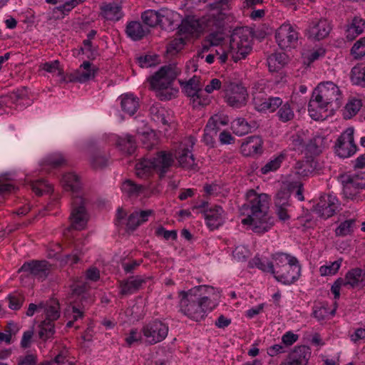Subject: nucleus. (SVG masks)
Wrapping results in <instances>:
<instances>
[{
    "mask_svg": "<svg viewBox=\"0 0 365 365\" xmlns=\"http://www.w3.org/2000/svg\"><path fill=\"white\" fill-rule=\"evenodd\" d=\"M354 132L353 128H348L336 140L335 152L340 158H349L356 152V145L354 141Z\"/></svg>",
    "mask_w": 365,
    "mask_h": 365,
    "instance_id": "nucleus-15",
    "label": "nucleus"
},
{
    "mask_svg": "<svg viewBox=\"0 0 365 365\" xmlns=\"http://www.w3.org/2000/svg\"><path fill=\"white\" fill-rule=\"evenodd\" d=\"M139 140L141 141L144 148L150 150L156 145L158 143L155 133L150 130L138 134Z\"/></svg>",
    "mask_w": 365,
    "mask_h": 365,
    "instance_id": "nucleus-45",
    "label": "nucleus"
},
{
    "mask_svg": "<svg viewBox=\"0 0 365 365\" xmlns=\"http://www.w3.org/2000/svg\"><path fill=\"white\" fill-rule=\"evenodd\" d=\"M250 32L247 28L234 30L230 39L229 53L235 62L246 58L252 50Z\"/></svg>",
    "mask_w": 365,
    "mask_h": 365,
    "instance_id": "nucleus-7",
    "label": "nucleus"
},
{
    "mask_svg": "<svg viewBox=\"0 0 365 365\" xmlns=\"http://www.w3.org/2000/svg\"><path fill=\"white\" fill-rule=\"evenodd\" d=\"M339 205V201L335 196L323 195L315 205L314 211L319 217L327 219L336 212Z\"/></svg>",
    "mask_w": 365,
    "mask_h": 365,
    "instance_id": "nucleus-18",
    "label": "nucleus"
},
{
    "mask_svg": "<svg viewBox=\"0 0 365 365\" xmlns=\"http://www.w3.org/2000/svg\"><path fill=\"white\" fill-rule=\"evenodd\" d=\"M66 158L61 153H53L48 155L43 161V168H57L66 164Z\"/></svg>",
    "mask_w": 365,
    "mask_h": 365,
    "instance_id": "nucleus-43",
    "label": "nucleus"
},
{
    "mask_svg": "<svg viewBox=\"0 0 365 365\" xmlns=\"http://www.w3.org/2000/svg\"><path fill=\"white\" fill-rule=\"evenodd\" d=\"M172 14L171 10L163 8L159 11L147 10L141 15L143 23L150 27H154L157 25H164L165 22L163 17H168Z\"/></svg>",
    "mask_w": 365,
    "mask_h": 365,
    "instance_id": "nucleus-25",
    "label": "nucleus"
},
{
    "mask_svg": "<svg viewBox=\"0 0 365 365\" xmlns=\"http://www.w3.org/2000/svg\"><path fill=\"white\" fill-rule=\"evenodd\" d=\"M365 28V21L359 16H355L347 25L345 36L348 41H353L363 33Z\"/></svg>",
    "mask_w": 365,
    "mask_h": 365,
    "instance_id": "nucleus-31",
    "label": "nucleus"
},
{
    "mask_svg": "<svg viewBox=\"0 0 365 365\" xmlns=\"http://www.w3.org/2000/svg\"><path fill=\"white\" fill-rule=\"evenodd\" d=\"M219 118L211 117L204 129L203 141L207 145H212L214 143L213 135L217 134V124Z\"/></svg>",
    "mask_w": 365,
    "mask_h": 365,
    "instance_id": "nucleus-38",
    "label": "nucleus"
},
{
    "mask_svg": "<svg viewBox=\"0 0 365 365\" xmlns=\"http://www.w3.org/2000/svg\"><path fill=\"white\" fill-rule=\"evenodd\" d=\"M299 34L295 26L289 23L282 24L275 32V39L282 50H290L298 45Z\"/></svg>",
    "mask_w": 365,
    "mask_h": 365,
    "instance_id": "nucleus-12",
    "label": "nucleus"
},
{
    "mask_svg": "<svg viewBox=\"0 0 365 365\" xmlns=\"http://www.w3.org/2000/svg\"><path fill=\"white\" fill-rule=\"evenodd\" d=\"M289 194L286 190H281L278 191L275 196V205L276 207L279 206H287L289 202Z\"/></svg>",
    "mask_w": 365,
    "mask_h": 365,
    "instance_id": "nucleus-62",
    "label": "nucleus"
},
{
    "mask_svg": "<svg viewBox=\"0 0 365 365\" xmlns=\"http://www.w3.org/2000/svg\"><path fill=\"white\" fill-rule=\"evenodd\" d=\"M346 276L349 287H359L365 284L364 274L361 269H352L346 273Z\"/></svg>",
    "mask_w": 365,
    "mask_h": 365,
    "instance_id": "nucleus-36",
    "label": "nucleus"
},
{
    "mask_svg": "<svg viewBox=\"0 0 365 365\" xmlns=\"http://www.w3.org/2000/svg\"><path fill=\"white\" fill-rule=\"evenodd\" d=\"M246 202L240 209L241 214L246 217L242 220L243 225H248L257 233L267 232L274 224L273 219L267 215L269 197L264 193L258 194L250 190L246 195Z\"/></svg>",
    "mask_w": 365,
    "mask_h": 365,
    "instance_id": "nucleus-3",
    "label": "nucleus"
},
{
    "mask_svg": "<svg viewBox=\"0 0 365 365\" xmlns=\"http://www.w3.org/2000/svg\"><path fill=\"white\" fill-rule=\"evenodd\" d=\"M31 186L33 191L38 195H42L44 192H49L51 190V186L43 180L33 182Z\"/></svg>",
    "mask_w": 365,
    "mask_h": 365,
    "instance_id": "nucleus-58",
    "label": "nucleus"
},
{
    "mask_svg": "<svg viewBox=\"0 0 365 365\" xmlns=\"http://www.w3.org/2000/svg\"><path fill=\"white\" fill-rule=\"evenodd\" d=\"M331 30L330 23L325 19L312 21L308 29V38L322 40L327 37Z\"/></svg>",
    "mask_w": 365,
    "mask_h": 365,
    "instance_id": "nucleus-24",
    "label": "nucleus"
},
{
    "mask_svg": "<svg viewBox=\"0 0 365 365\" xmlns=\"http://www.w3.org/2000/svg\"><path fill=\"white\" fill-rule=\"evenodd\" d=\"M193 108H197L200 106H206L209 103L210 100L207 96H203L202 91L195 96L191 97Z\"/></svg>",
    "mask_w": 365,
    "mask_h": 365,
    "instance_id": "nucleus-63",
    "label": "nucleus"
},
{
    "mask_svg": "<svg viewBox=\"0 0 365 365\" xmlns=\"http://www.w3.org/2000/svg\"><path fill=\"white\" fill-rule=\"evenodd\" d=\"M252 100L255 108L261 112H274L282 104L279 97H267L262 89L255 88L252 92Z\"/></svg>",
    "mask_w": 365,
    "mask_h": 365,
    "instance_id": "nucleus-16",
    "label": "nucleus"
},
{
    "mask_svg": "<svg viewBox=\"0 0 365 365\" xmlns=\"http://www.w3.org/2000/svg\"><path fill=\"white\" fill-rule=\"evenodd\" d=\"M150 277L136 275L118 282L119 294L121 296H128L136 293Z\"/></svg>",
    "mask_w": 365,
    "mask_h": 365,
    "instance_id": "nucleus-19",
    "label": "nucleus"
},
{
    "mask_svg": "<svg viewBox=\"0 0 365 365\" xmlns=\"http://www.w3.org/2000/svg\"><path fill=\"white\" fill-rule=\"evenodd\" d=\"M42 309H44V320L54 322L60 317V306L56 299H51L46 304H43Z\"/></svg>",
    "mask_w": 365,
    "mask_h": 365,
    "instance_id": "nucleus-34",
    "label": "nucleus"
},
{
    "mask_svg": "<svg viewBox=\"0 0 365 365\" xmlns=\"http://www.w3.org/2000/svg\"><path fill=\"white\" fill-rule=\"evenodd\" d=\"M205 217L207 226L214 230L224 223L225 214L221 206L213 205L205 210Z\"/></svg>",
    "mask_w": 365,
    "mask_h": 365,
    "instance_id": "nucleus-27",
    "label": "nucleus"
},
{
    "mask_svg": "<svg viewBox=\"0 0 365 365\" xmlns=\"http://www.w3.org/2000/svg\"><path fill=\"white\" fill-rule=\"evenodd\" d=\"M143 333L142 330L138 331L136 329H133L130 331L125 340L129 346L135 344L141 343L143 341Z\"/></svg>",
    "mask_w": 365,
    "mask_h": 365,
    "instance_id": "nucleus-55",
    "label": "nucleus"
},
{
    "mask_svg": "<svg viewBox=\"0 0 365 365\" xmlns=\"http://www.w3.org/2000/svg\"><path fill=\"white\" fill-rule=\"evenodd\" d=\"M336 308L330 309L324 304L320 307H315L313 311V316L319 322L329 319L330 316L335 314Z\"/></svg>",
    "mask_w": 365,
    "mask_h": 365,
    "instance_id": "nucleus-50",
    "label": "nucleus"
},
{
    "mask_svg": "<svg viewBox=\"0 0 365 365\" xmlns=\"http://www.w3.org/2000/svg\"><path fill=\"white\" fill-rule=\"evenodd\" d=\"M38 336L43 341H46L53 337L55 331L54 322L43 320L39 324Z\"/></svg>",
    "mask_w": 365,
    "mask_h": 365,
    "instance_id": "nucleus-41",
    "label": "nucleus"
},
{
    "mask_svg": "<svg viewBox=\"0 0 365 365\" xmlns=\"http://www.w3.org/2000/svg\"><path fill=\"white\" fill-rule=\"evenodd\" d=\"M179 83L182 87L186 95L190 98L200 92L202 87L200 83V77L197 76H194L187 81H179Z\"/></svg>",
    "mask_w": 365,
    "mask_h": 365,
    "instance_id": "nucleus-35",
    "label": "nucleus"
},
{
    "mask_svg": "<svg viewBox=\"0 0 365 365\" xmlns=\"http://www.w3.org/2000/svg\"><path fill=\"white\" fill-rule=\"evenodd\" d=\"M287 56L284 53H275L267 58V66L271 72H275L281 69L287 63Z\"/></svg>",
    "mask_w": 365,
    "mask_h": 365,
    "instance_id": "nucleus-37",
    "label": "nucleus"
},
{
    "mask_svg": "<svg viewBox=\"0 0 365 365\" xmlns=\"http://www.w3.org/2000/svg\"><path fill=\"white\" fill-rule=\"evenodd\" d=\"M168 331V324L159 319H154L142 327L145 342L148 345L163 341L167 337Z\"/></svg>",
    "mask_w": 365,
    "mask_h": 365,
    "instance_id": "nucleus-10",
    "label": "nucleus"
},
{
    "mask_svg": "<svg viewBox=\"0 0 365 365\" xmlns=\"http://www.w3.org/2000/svg\"><path fill=\"white\" fill-rule=\"evenodd\" d=\"M99 16L107 21L116 22L124 16L122 5L117 2L102 3Z\"/></svg>",
    "mask_w": 365,
    "mask_h": 365,
    "instance_id": "nucleus-21",
    "label": "nucleus"
},
{
    "mask_svg": "<svg viewBox=\"0 0 365 365\" xmlns=\"http://www.w3.org/2000/svg\"><path fill=\"white\" fill-rule=\"evenodd\" d=\"M296 173L301 177H308L314 172L312 167L307 162H297L295 166Z\"/></svg>",
    "mask_w": 365,
    "mask_h": 365,
    "instance_id": "nucleus-57",
    "label": "nucleus"
},
{
    "mask_svg": "<svg viewBox=\"0 0 365 365\" xmlns=\"http://www.w3.org/2000/svg\"><path fill=\"white\" fill-rule=\"evenodd\" d=\"M255 265L263 272L271 273L275 279L284 284L295 282L301 275V266L298 259L287 253L277 252L271 260L255 257Z\"/></svg>",
    "mask_w": 365,
    "mask_h": 365,
    "instance_id": "nucleus-4",
    "label": "nucleus"
},
{
    "mask_svg": "<svg viewBox=\"0 0 365 365\" xmlns=\"http://www.w3.org/2000/svg\"><path fill=\"white\" fill-rule=\"evenodd\" d=\"M40 68L53 76H62L63 75V69L60 68V63L57 60L42 63L40 65Z\"/></svg>",
    "mask_w": 365,
    "mask_h": 365,
    "instance_id": "nucleus-53",
    "label": "nucleus"
},
{
    "mask_svg": "<svg viewBox=\"0 0 365 365\" xmlns=\"http://www.w3.org/2000/svg\"><path fill=\"white\" fill-rule=\"evenodd\" d=\"M49 365H73L68 359V351L67 349L61 350Z\"/></svg>",
    "mask_w": 365,
    "mask_h": 365,
    "instance_id": "nucleus-56",
    "label": "nucleus"
},
{
    "mask_svg": "<svg viewBox=\"0 0 365 365\" xmlns=\"http://www.w3.org/2000/svg\"><path fill=\"white\" fill-rule=\"evenodd\" d=\"M63 188L73 193L70 220L72 228L81 230L88 220V215L85 205L86 200L80 190L81 186L78 177L73 173L65 174L61 179Z\"/></svg>",
    "mask_w": 365,
    "mask_h": 365,
    "instance_id": "nucleus-5",
    "label": "nucleus"
},
{
    "mask_svg": "<svg viewBox=\"0 0 365 365\" xmlns=\"http://www.w3.org/2000/svg\"><path fill=\"white\" fill-rule=\"evenodd\" d=\"M96 72L97 69L95 66L89 61H84L76 71L69 74L68 81L70 82L85 83L93 79Z\"/></svg>",
    "mask_w": 365,
    "mask_h": 365,
    "instance_id": "nucleus-23",
    "label": "nucleus"
},
{
    "mask_svg": "<svg viewBox=\"0 0 365 365\" xmlns=\"http://www.w3.org/2000/svg\"><path fill=\"white\" fill-rule=\"evenodd\" d=\"M343 192L346 198L354 200L361 190L365 189V172L349 175L343 180Z\"/></svg>",
    "mask_w": 365,
    "mask_h": 365,
    "instance_id": "nucleus-17",
    "label": "nucleus"
},
{
    "mask_svg": "<svg viewBox=\"0 0 365 365\" xmlns=\"http://www.w3.org/2000/svg\"><path fill=\"white\" fill-rule=\"evenodd\" d=\"M167 110L160 104H154L150 108V115L151 119L157 123H161L166 125L168 123L167 120Z\"/></svg>",
    "mask_w": 365,
    "mask_h": 365,
    "instance_id": "nucleus-39",
    "label": "nucleus"
},
{
    "mask_svg": "<svg viewBox=\"0 0 365 365\" xmlns=\"http://www.w3.org/2000/svg\"><path fill=\"white\" fill-rule=\"evenodd\" d=\"M356 227V220L349 219L339 224L335 230L336 236L344 237L351 235Z\"/></svg>",
    "mask_w": 365,
    "mask_h": 365,
    "instance_id": "nucleus-48",
    "label": "nucleus"
},
{
    "mask_svg": "<svg viewBox=\"0 0 365 365\" xmlns=\"http://www.w3.org/2000/svg\"><path fill=\"white\" fill-rule=\"evenodd\" d=\"M120 105L125 113L129 115H133L139 108L138 98L133 94L123 95L121 96Z\"/></svg>",
    "mask_w": 365,
    "mask_h": 365,
    "instance_id": "nucleus-33",
    "label": "nucleus"
},
{
    "mask_svg": "<svg viewBox=\"0 0 365 365\" xmlns=\"http://www.w3.org/2000/svg\"><path fill=\"white\" fill-rule=\"evenodd\" d=\"M310 354L308 346H297L280 365H307Z\"/></svg>",
    "mask_w": 365,
    "mask_h": 365,
    "instance_id": "nucleus-26",
    "label": "nucleus"
},
{
    "mask_svg": "<svg viewBox=\"0 0 365 365\" xmlns=\"http://www.w3.org/2000/svg\"><path fill=\"white\" fill-rule=\"evenodd\" d=\"M231 129L235 134L242 136L250 132V126L245 118H238L232 122Z\"/></svg>",
    "mask_w": 365,
    "mask_h": 365,
    "instance_id": "nucleus-47",
    "label": "nucleus"
},
{
    "mask_svg": "<svg viewBox=\"0 0 365 365\" xmlns=\"http://www.w3.org/2000/svg\"><path fill=\"white\" fill-rule=\"evenodd\" d=\"M180 72L181 69L175 63L163 66L150 78L151 88L157 91L168 89Z\"/></svg>",
    "mask_w": 365,
    "mask_h": 365,
    "instance_id": "nucleus-9",
    "label": "nucleus"
},
{
    "mask_svg": "<svg viewBox=\"0 0 365 365\" xmlns=\"http://www.w3.org/2000/svg\"><path fill=\"white\" fill-rule=\"evenodd\" d=\"M117 145L121 150L128 154H132L136 148L135 140L133 137L130 135L118 138Z\"/></svg>",
    "mask_w": 365,
    "mask_h": 365,
    "instance_id": "nucleus-46",
    "label": "nucleus"
},
{
    "mask_svg": "<svg viewBox=\"0 0 365 365\" xmlns=\"http://www.w3.org/2000/svg\"><path fill=\"white\" fill-rule=\"evenodd\" d=\"M327 138L322 135L317 134L312 138L306 145L305 150L311 156H317L321 154L328 147Z\"/></svg>",
    "mask_w": 365,
    "mask_h": 365,
    "instance_id": "nucleus-29",
    "label": "nucleus"
},
{
    "mask_svg": "<svg viewBox=\"0 0 365 365\" xmlns=\"http://www.w3.org/2000/svg\"><path fill=\"white\" fill-rule=\"evenodd\" d=\"M37 362V356L34 354H28L18 358V365H36Z\"/></svg>",
    "mask_w": 365,
    "mask_h": 365,
    "instance_id": "nucleus-64",
    "label": "nucleus"
},
{
    "mask_svg": "<svg viewBox=\"0 0 365 365\" xmlns=\"http://www.w3.org/2000/svg\"><path fill=\"white\" fill-rule=\"evenodd\" d=\"M351 54L356 59L365 56V37L361 38L354 44L351 49Z\"/></svg>",
    "mask_w": 365,
    "mask_h": 365,
    "instance_id": "nucleus-54",
    "label": "nucleus"
},
{
    "mask_svg": "<svg viewBox=\"0 0 365 365\" xmlns=\"http://www.w3.org/2000/svg\"><path fill=\"white\" fill-rule=\"evenodd\" d=\"M280 106L277 112V116L279 120L283 123L292 120L294 117V113L290 105L288 103H285Z\"/></svg>",
    "mask_w": 365,
    "mask_h": 365,
    "instance_id": "nucleus-52",
    "label": "nucleus"
},
{
    "mask_svg": "<svg viewBox=\"0 0 365 365\" xmlns=\"http://www.w3.org/2000/svg\"><path fill=\"white\" fill-rule=\"evenodd\" d=\"M351 79L354 84L365 86V63H361L351 69Z\"/></svg>",
    "mask_w": 365,
    "mask_h": 365,
    "instance_id": "nucleus-42",
    "label": "nucleus"
},
{
    "mask_svg": "<svg viewBox=\"0 0 365 365\" xmlns=\"http://www.w3.org/2000/svg\"><path fill=\"white\" fill-rule=\"evenodd\" d=\"M185 44V38L180 36V37L175 38L172 40L168 46V51L170 53L178 52L180 51Z\"/></svg>",
    "mask_w": 365,
    "mask_h": 365,
    "instance_id": "nucleus-60",
    "label": "nucleus"
},
{
    "mask_svg": "<svg viewBox=\"0 0 365 365\" xmlns=\"http://www.w3.org/2000/svg\"><path fill=\"white\" fill-rule=\"evenodd\" d=\"M194 144L195 139L190 137L182 142L175 150V157L179 165L185 169L195 170L197 167V164L192 153V148Z\"/></svg>",
    "mask_w": 365,
    "mask_h": 365,
    "instance_id": "nucleus-14",
    "label": "nucleus"
},
{
    "mask_svg": "<svg viewBox=\"0 0 365 365\" xmlns=\"http://www.w3.org/2000/svg\"><path fill=\"white\" fill-rule=\"evenodd\" d=\"M262 142L258 136H250L242 143L241 150L245 155H252L261 151Z\"/></svg>",
    "mask_w": 365,
    "mask_h": 365,
    "instance_id": "nucleus-32",
    "label": "nucleus"
},
{
    "mask_svg": "<svg viewBox=\"0 0 365 365\" xmlns=\"http://www.w3.org/2000/svg\"><path fill=\"white\" fill-rule=\"evenodd\" d=\"M110 155L101 149L91 150L88 155V163L91 168L95 170H101L110 163Z\"/></svg>",
    "mask_w": 365,
    "mask_h": 365,
    "instance_id": "nucleus-28",
    "label": "nucleus"
},
{
    "mask_svg": "<svg viewBox=\"0 0 365 365\" xmlns=\"http://www.w3.org/2000/svg\"><path fill=\"white\" fill-rule=\"evenodd\" d=\"M49 267L50 264L46 260H32L25 262L19 269V272H26L40 280H43L49 274Z\"/></svg>",
    "mask_w": 365,
    "mask_h": 365,
    "instance_id": "nucleus-20",
    "label": "nucleus"
},
{
    "mask_svg": "<svg viewBox=\"0 0 365 365\" xmlns=\"http://www.w3.org/2000/svg\"><path fill=\"white\" fill-rule=\"evenodd\" d=\"M180 312L189 319L200 322L205 319L208 312L217 306L215 289L213 287L200 285L187 292H179Z\"/></svg>",
    "mask_w": 365,
    "mask_h": 365,
    "instance_id": "nucleus-1",
    "label": "nucleus"
},
{
    "mask_svg": "<svg viewBox=\"0 0 365 365\" xmlns=\"http://www.w3.org/2000/svg\"><path fill=\"white\" fill-rule=\"evenodd\" d=\"M9 307L13 310L19 309L24 302V297L19 294H13L7 297Z\"/></svg>",
    "mask_w": 365,
    "mask_h": 365,
    "instance_id": "nucleus-59",
    "label": "nucleus"
},
{
    "mask_svg": "<svg viewBox=\"0 0 365 365\" xmlns=\"http://www.w3.org/2000/svg\"><path fill=\"white\" fill-rule=\"evenodd\" d=\"M221 6H222V1L210 4L212 10L202 18V23L205 26L206 31H217L222 29L229 20L228 14L224 10L220 9Z\"/></svg>",
    "mask_w": 365,
    "mask_h": 365,
    "instance_id": "nucleus-11",
    "label": "nucleus"
},
{
    "mask_svg": "<svg viewBox=\"0 0 365 365\" xmlns=\"http://www.w3.org/2000/svg\"><path fill=\"white\" fill-rule=\"evenodd\" d=\"M178 28L180 35L185 36V38L189 36H198L203 31H206L202 19L200 21L194 17H187L182 20Z\"/></svg>",
    "mask_w": 365,
    "mask_h": 365,
    "instance_id": "nucleus-22",
    "label": "nucleus"
},
{
    "mask_svg": "<svg viewBox=\"0 0 365 365\" xmlns=\"http://www.w3.org/2000/svg\"><path fill=\"white\" fill-rule=\"evenodd\" d=\"M362 106L360 99L352 98L349 100L345 106L344 115L345 118H351L355 115Z\"/></svg>",
    "mask_w": 365,
    "mask_h": 365,
    "instance_id": "nucleus-49",
    "label": "nucleus"
},
{
    "mask_svg": "<svg viewBox=\"0 0 365 365\" xmlns=\"http://www.w3.org/2000/svg\"><path fill=\"white\" fill-rule=\"evenodd\" d=\"M148 32L149 29L138 21L128 22L125 27V34L133 41L141 40Z\"/></svg>",
    "mask_w": 365,
    "mask_h": 365,
    "instance_id": "nucleus-30",
    "label": "nucleus"
},
{
    "mask_svg": "<svg viewBox=\"0 0 365 365\" xmlns=\"http://www.w3.org/2000/svg\"><path fill=\"white\" fill-rule=\"evenodd\" d=\"M291 145L295 150H302L304 148V140L303 138V133L298 132L290 138Z\"/></svg>",
    "mask_w": 365,
    "mask_h": 365,
    "instance_id": "nucleus-61",
    "label": "nucleus"
},
{
    "mask_svg": "<svg viewBox=\"0 0 365 365\" xmlns=\"http://www.w3.org/2000/svg\"><path fill=\"white\" fill-rule=\"evenodd\" d=\"M173 163V155L165 151H160L152 159L143 158L135 165L136 175L140 178H146L153 173L164 176Z\"/></svg>",
    "mask_w": 365,
    "mask_h": 365,
    "instance_id": "nucleus-6",
    "label": "nucleus"
},
{
    "mask_svg": "<svg viewBox=\"0 0 365 365\" xmlns=\"http://www.w3.org/2000/svg\"><path fill=\"white\" fill-rule=\"evenodd\" d=\"M142 185H137L130 180H125L122 185V192L129 197H136L143 191Z\"/></svg>",
    "mask_w": 365,
    "mask_h": 365,
    "instance_id": "nucleus-40",
    "label": "nucleus"
},
{
    "mask_svg": "<svg viewBox=\"0 0 365 365\" xmlns=\"http://www.w3.org/2000/svg\"><path fill=\"white\" fill-rule=\"evenodd\" d=\"M225 99L226 103L233 108H241L246 105L248 94L246 88L241 84L235 83L224 85Z\"/></svg>",
    "mask_w": 365,
    "mask_h": 365,
    "instance_id": "nucleus-13",
    "label": "nucleus"
},
{
    "mask_svg": "<svg viewBox=\"0 0 365 365\" xmlns=\"http://www.w3.org/2000/svg\"><path fill=\"white\" fill-rule=\"evenodd\" d=\"M284 158L285 155L284 154H279L274 156L261 168L260 171L262 174L266 175L270 172H274L278 170L282 162L284 160Z\"/></svg>",
    "mask_w": 365,
    "mask_h": 365,
    "instance_id": "nucleus-44",
    "label": "nucleus"
},
{
    "mask_svg": "<svg viewBox=\"0 0 365 365\" xmlns=\"http://www.w3.org/2000/svg\"><path fill=\"white\" fill-rule=\"evenodd\" d=\"M153 210L133 211L126 218V212L123 208H118L116 214L115 225L117 226H125L128 231H134L140 225L148 220L149 217L153 215Z\"/></svg>",
    "mask_w": 365,
    "mask_h": 365,
    "instance_id": "nucleus-8",
    "label": "nucleus"
},
{
    "mask_svg": "<svg viewBox=\"0 0 365 365\" xmlns=\"http://www.w3.org/2000/svg\"><path fill=\"white\" fill-rule=\"evenodd\" d=\"M342 262V259L329 262L319 268V272L322 276H329L335 274L339 269Z\"/></svg>",
    "mask_w": 365,
    "mask_h": 365,
    "instance_id": "nucleus-51",
    "label": "nucleus"
},
{
    "mask_svg": "<svg viewBox=\"0 0 365 365\" xmlns=\"http://www.w3.org/2000/svg\"><path fill=\"white\" fill-rule=\"evenodd\" d=\"M342 105V93L333 82L319 83L314 90L308 104L310 117L315 120H324Z\"/></svg>",
    "mask_w": 365,
    "mask_h": 365,
    "instance_id": "nucleus-2",
    "label": "nucleus"
}]
</instances>
